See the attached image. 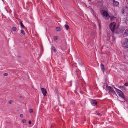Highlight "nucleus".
Here are the masks:
<instances>
[{
	"instance_id": "nucleus-7",
	"label": "nucleus",
	"mask_w": 128,
	"mask_h": 128,
	"mask_svg": "<svg viewBox=\"0 0 128 128\" xmlns=\"http://www.w3.org/2000/svg\"><path fill=\"white\" fill-rule=\"evenodd\" d=\"M106 91H109L110 92L112 90V88L111 86H108V85H106Z\"/></svg>"
},
{
	"instance_id": "nucleus-2",
	"label": "nucleus",
	"mask_w": 128,
	"mask_h": 128,
	"mask_svg": "<svg viewBox=\"0 0 128 128\" xmlns=\"http://www.w3.org/2000/svg\"><path fill=\"white\" fill-rule=\"evenodd\" d=\"M116 92L118 93V95L122 98H124V96L123 92L120 90L117 89L115 87H114Z\"/></svg>"
},
{
	"instance_id": "nucleus-13",
	"label": "nucleus",
	"mask_w": 128,
	"mask_h": 128,
	"mask_svg": "<svg viewBox=\"0 0 128 128\" xmlns=\"http://www.w3.org/2000/svg\"><path fill=\"white\" fill-rule=\"evenodd\" d=\"M20 25L21 28H24V25L22 22H20Z\"/></svg>"
},
{
	"instance_id": "nucleus-29",
	"label": "nucleus",
	"mask_w": 128,
	"mask_h": 128,
	"mask_svg": "<svg viewBox=\"0 0 128 128\" xmlns=\"http://www.w3.org/2000/svg\"><path fill=\"white\" fill-rule=\"evenodd\" d=\"M28 123L29 124H31L32 123V121L31 120H30L29 121Z\"/></svg>"
},
{
	"instance_id": "nucleus-20",
	"label": "nucleus",
	"mask_w": 128,
	"mask_h": 128,
	"mask_svg": "<svg viewBox=\"0 0 128 128\" xmlns=\"http://www.w3.org/2000/svg\"><path fill=\"white\" fill-rule=\"evenodd\" d=\"M58 39V36H56L55 37H54V40H57Z\"/></svg>"
},
{
	"instance_id": "nucleus-12",
	"label": "nucleus",
	"mask_w": 128,
	"mask_h": 128,
	"mask_svg": "<svg viewBox=\"0 0 128 128\" xmlns=\"http://www.w3.org/2000/svg\"><path fill=\"white\" fill-rule=\"evenodd\" d=\"M110 20L112 21L114 20L116 18L114 16H112V17L110 16Z\"/></svg>"
},
{
	"instance_id": "nucleus-23",
	"label": "nucleus",
	"mask_w": 128,
	"mask_h": 128,
	"mask_svg": "<svg viewBox=\"0 0 128 128\" xmlns=\"http://www.w3.org/2000/svg\"><path fill=\"white\" fill-rule=\"evenodd\" d=\"M124 85L126 86H128V83L126 82L124 84Z\"/></svg>"
},
{
	"instance_id": "nucleus-1",
	"label": "nucleus",
	"mask_w": 128,
	"mask_h": 128,
	"mask_svg": "<svg viewBox=\"0 0 128 128\" xmlns=\"http://www.w3.org/2000/svg\"><path fill=\"white\" fill-rule=\"evenodd\" d=\"M101 14L104 17H108V11L107 8L106 7L100 10Z\"/></svg>"
},
{
	"instance_id": "nucleus-25",
	"label": "nucleus",
	"mask_w": 128,
	"mask_h": 128,
	"mask_svg": "<svg viewBox=\"0 0 128 128\" xmlns=\"http://www.w3.org/2000/svg\"><path fill=\"white\" fill-rule=\"evenodd\" d=\"M8 74L7 73H6L4 74V75L6 76H8Z\"/></svg>"
},
{
	"instance_id": "nucleus-11",
	"label": "nucleus",
	"mask_w": 128,
	"mask_h": 128,
	"mask_svg": "<svg viewBox=\"0 0 128 128\" xmlns=\"http://www.w3.org/2000/svg\"><path fill=\"white\" fill-rule=\"evenodd\" d=\"M101 68L102 70L103 71V73H104L105 71V69L104 66L102 64L101 65Z\"/></svg>"
},
{
	"instance_id": "nucleus-3",
	"label": "nucleus",
	"mask_w": 128,
	"mask_h": 128,
	"mask_svg": "<svg viewBox=\"0 0 128 128\" xmlns=\"http://www.w3.org/2000/svg\"><path fill=\"white\" fill-rule=\"evenodd\" d=\"M116 26V24L114 22L111 23L109 26L110 28L113 33L114 32Z\"/></svg>"
},
{
	"instance_id": "nucleus-27",
	"label": "nucleus",
	"mask_w": 128,
	"mask_h": 128,
	"mask_svg": "<svg viewBox=\"0 0 128 128\" xmlns=\"http://www.w3.org/2000/svg\"><path fill=\"white\" fill-rule=\"evenodd\" d=\"M9 104H12L13 102V101L12 100H10L9 101Z\"/></svg>"
},
{
	"instance_id": "nucleus-5",
	"label": "nucleus",
	"mask_w": 128,
	"mask_h": 128,
	"mask_svg": "<svg viewBox=\"0 0 128 128\" xmlns=\"http://www.w3.org/2000/svg\"><path fill=\"white\" fill-rule=\"evenodd\" d=\"M114 6L117 7L119 5V2L114 0H112Z\"/></svg>"
},
{
	"instance_id": "nucleus-21",
	"label": "nucleus",
	"mask_w": 128,
	"mask_h": 128,
	"mask_svg": "<svg viewBox=\"0 0 128 128\" xmlns=\"http://www.w3.org/2000/svg\"><path fill=\"white\" fill-rule=\"evenodd\" d=\"M29 111L30 113L32 114L33 112V110L32 109H30V110Z\"/></svg>"
},
{
	"instance_id": "nucleus-28",
	"label": "nucleus",
	"mask_w": 128,
	"mask_h": 128,
	"mask_svg": "<svg viewBox=\"0 0 128 128\" xmlns=\"http://www.w3.org/2000/svg\"><path fill=\"white\" fill-rule=\"evenodd\" d=\"M112 37L113 38V41L114 42L115 40V38H114V37L113 36H112Z\"/></svg>"
},
{
	"instance_id": "nucleus-24",
	"label": "nucleus",
	"mask_w": 128,
	"mask_h": 128,
	"mask_svg": "<svg viewBox=\"0 0 128 128\" xmlns=\"http://www.w3.org/2000/svg\"><path fill=\"white\" fill-rule=\"evenodd\" d=\"M125 42L127 43H128V38L126 39Z\"/></svg>"
},
{
	"instance_id": "nucleus-26",
	"label": "nucleus",
	"mask_w": 128,
	"mask_h": 128,
	"mask_svg": "<svg viewBox=\"0 0 128 128\" xmlns=\"http://www.w3.org/2000/svg\"><path fill=\"white\" fill-rule=\"evenodd\" d=\"M97 114L100 117L101 116H102V115L98 113V114Z\"/></svg>"
},
{
	"instance_id": "nucleus-8",
	"label": "nucleus",
	"mask_w": 128,
	"mask_h": 128,
	"mask_svg": "<svg viewBox=\"0 0 128 128\" xmlns=\"http://www.w3.org/2000/svg\"><path fill=\"white\" fill-rule=\"evenodd\" d=\"M118 87L119 88L121 89L122 91H126V88L123 86H119Z\"/></svg>"
},
{
	"instance_id": "nucleus-4",
	"label": "nucleus",
	"mask_w": 128,
	"mask_h": 128,
	"mask_svg": "<svg viewBox=\"0 0 128 128\" xmlns=\"http://www.w3.org/2000/svg\"><path fill=\"white\" fill-rule=\"evenodd\" d=\"M91 103L92 106H95L97 104L98 102L96 100H92L91 101Z\"/></svg>"
},
{
	"instance_id": "nucleus-16",
	"label": "nucleus",
	"mask_w": 128,
	"mask_h": 128,
	"mask_svg": "<svg viewBox=\"0 0 128 128\" xmlns=\"http://www.w3.org/2000/svg\"><path fill=\"white\" fill-rule=\"evenodd\" d=\"M21 32L22 34L24 35H25L26 34V33L24 30H22L21 31Z\"/></svg>"
},
{
	"instance_id": "nucleus-15",
	"label": "nucleus",
	"mask_w": 128,
	"mask_h": 128,
	"mask_svg": "<svg viewBox=\"0 0 128 128\" xmlns=\"http://www.w3.org/2000/svg\"><path fill=\"white\" fill-rule=\"evenodd\" d=\"M110 92H111L114 95L115 94L116 96H117L116 94V92L115 91L113 90L112 89L111 91H110Z\"/></svg>"
},
{
	"instance_id": "nucleus-19",
	"label": "nucleus",
	"mask_w": 128,
	"mask_h": 128,
	"mask_svg": "<svg viewBox=\"0 0 128 128\" xmlns=\"http://www.w3.org/2000/svg\"><path fill=\"white\" fill-rule=\"evenodd\" d=\"M56 30L60 32L61 30V29L60 28L57 27L56 28Z\"/></svg>"
},
{
	"instance_id": "nucleus-18",
	"label": "nucleus",
	"mask_w": 128,
	"mask_h": 128,
	"mask_svg": "<svg viewBox=\"0 0 128 128\" xmlns=\"http://www.w3.org/2000/svg\"><path fill=\"white\" fill-rule=\"evenodd\" d=\"M52 51L54 52H55L56 51V50L55 48L53 46H52Z\"/></svg>"
},
{
	"instance_id": "nucleus-9",
	"label": "nucleus",
	"mask_w": 128,
	"mask_h": 128,
	"mask_svg": "<svg viewBox=\"0 0 128 128\" xmlns=\"http://www.w3.org/2000/svg\"><path fill=\"white\" fill-rule=\"evenodd\" d=\"M128 35V28L124 32V33L123 35V36L124 37H126Z\"/></svg>"
},
{
	"instance_id": "nucleus-17",
	"label": "nucleus",
	"mask_w": 128,
	"mask_h": 128,
	"mask_svg": "<svg viewBox=\"0 0 128 128\" xmlns=\"http://www.w3.org/2000/svg\"><path fill=\"white\" fill-rule=\"evenodd\" d=\"M12 30L14 31H15L17 30V28L16 27H14L12 28Z\"/></svg>"
},
{
	"instance_id": "nucleus-14",
	"label": "nucleus",
	"mask_w": 128,
	"mask_h": 128,
	"mask_svg": "<svg viewBox=\"0 0 128 128\" xmlns=\"http://www.w3.org/2000/svg\"><path fill=\"white\" fill-rule=\"evenodd\" d=\"M65 28L67 30H68L69 29V27L68 26L67 24L65 25Z\"/></svg>"
},
{
	"instance_id": "nucleus-22",
	"label": "nucleus",
	"mask_w": 128,
	"mask_h": 128,
	"mask_svg": "<svg viewBox=\"0 0 128 128\" xmlns=\"http://www.w3.org/2000/svg\"><path fill=\"white\" fill-rule=\"evenodd\" d=\"M22 122L23 123H25L26 122V120H22Z\"/></svg>"
},
{
	"instance_id": "nucleus-6",
	"label": "nucleus",
	"mask_w": 128,
	"mask_h": 128,
	"mask_svg": "<svg viewBox=\"0 0 128 128\" xmlns=\"http://www.w3.org/2000/svg\"><path fill=\"white\" fill-rule=\"evenodd\" d=\"M42 91L44 96H45L47 94V91L46 89L42 88L41 89Z\"/></svg>"
},
{
	"instance_id": "nucleus-10",
	"label": "nucleus",
	"mask_w": 128,
	"mask_h": 128,
	"mask_svg": "<svg viewBox=\"0 0 128 128\" xmlns=\"http://www.w3.org/2000/svg\"><path fill=\"white\" fill-rule=\"evenodd\" d=\"M122 45L123 47L128 48V43L125 42L122 44Z\"/></svg>"
},
{
	"instance_id": "nucleus-30",
	"label": "nucleus",
	"mask_w": 128,
	"mask_h": 128,
	"mask_svg": "<svg viewBox=\"0 0 128 128\" xmlns=\"http://www.w3.org/2000/svg\"><path fill=\"white\" fill-rule=\"evenodd\" d=\"M23 114H21L20 115V117L21 118H22V117H23Z\"/></svg>"
}]
</instances>
